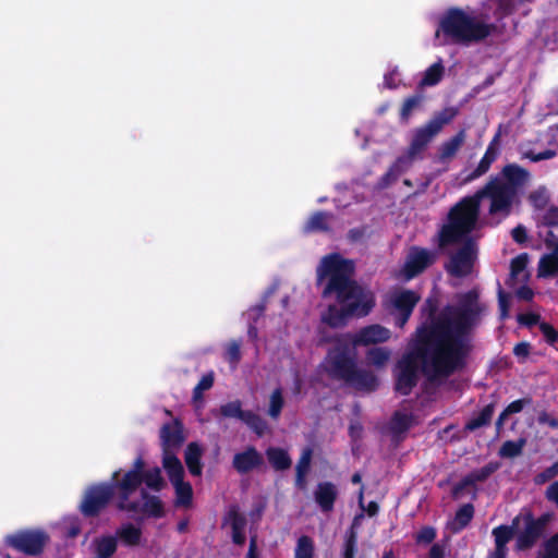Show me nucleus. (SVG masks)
I'll return each instance as SVG.
<instances>
[{
    "label": "nucleus",
    "mask_w": 558,
    "mask_h": 558,
    "mask_svg": "<svg viewBox=\"0 0 558 558\" xmlns=\"http://www.w3.org/2000/svg\"><path fill=\"white\" fill-rule=\"evenodd\" d=\"M363 518V514L355 515L351 527L345 534L343 544L342 558H354L357 550V533L355 526L359 524V520Z\"/></svg>",
    "instance_id": "39"
},
{
    "label": "nucleus",
    "mask_w": 558,
    "mask_h": 558,
    "mask_svg": "<svg viewBox=\"0 0 558 558\" xmlns=\"http://www.w3.org/2000/svg\"><path fill=\"white\" fill-rule=\"evenodd\" d=\"M498 138L499 135L496 134L494 138L488 144L486 151L482 159L480 160L477 167L469 174L468 180H475L482 175H484L490 169L492 163L497 159L499 154L498 148Z\"/></svg>",
    "instance_id": "26"
},
{
    "label": "nucleus",
    "mask_w": 558,
    "mask_h": 558,
    "mask_svg": "<svg viewBox=\"0 0 558 558\" xmlns=\"http://www.w3.org/2000/svg\"><path fill=\"white\" fill-rule=\"evenodd\" d=\"M314 542L307 535L299 537L294 550V558H314Z\"/></svg>",
    "instance_id": "46"
},
{
    "label": "nucleus",
    "mask_w": 558,
    "mask_h": 558,
    "mask_svg": "<svg viewBox=\"0 0 558 558\" xmlns=\"http://www.w3.org/2000/svg\"><path fill=\"white\" fill-rule=\"evenodd\" d=\"M536 558H558V532L543 543Z\"/></svg>",
    "instance_id": "50"
},
{
    "label": "nucleus",
    "mask_w": 558,
    "mask_h": 558,
    "mask_svg": "<svg viewBox=\"0 0 558 558\" xmlns=\"http://www.w3.org/2000/svg\"><path fill=\"white\" fill-rule=\"evenodd\" d=\"M367 228L365 226L359 227V228H352L347 233V239L352 242L356 243L362 241L366 235Z\"/></svg>",
    "instance_id": "56"
},
{
    "label": "nucleus",
    "mask_w": 558,
    "mask_h": 558,
    "mask_svg": "<svg viewBox=\"0 0 558 558\" xmlns=\"http://www.w3.org/2000/svg\"><path fill=\"white\" fill-rule=\"evenodd\" d=\"M95 557L97 558H111L118 548L117 537L113 535H106L95 538Z\"/></svg>",
    "instance_id": "38"
},
{
    "label": "nucleus",
    "mask_w": 558,
    "mask_h": 558,
    "mask_svg": "<svg viewBox=\"0 0 558 558\" xmlns=\"http://www.w3.org/2000/svg\"><path fill=\"white\" fill-rule=\"evenodd\" d=\"M546 498L558 507V481L551 483L546 489Z\"/></svg>",
    "instance_id": "61"
},
{
    "label": "nucleus",
    "mask_w": 558,
    "mask_h": 558,
    "mask_svg": "<svg viewBox=\"0 0 558 558\" xmlns=\"http://www.w3.org/2000/svg\"><path fill=\"white\" fill-rule=\"evenodd\" d=\"M558 154V124L538 134L535 147L525 150V158L533 162L547 160Z\"/></svg>",
    "instance_id": "13"
},
{
    "label": "nucleus",
    "mask_w": 558,
    "mask_h": 558,
    "mask_svg": "<svg viewBox=\"0 0 558 558\" xmlns=\"http://www.w3.org/2000/svg\"><path fill=\"white\" fill-rule=\"evenodd\" d=\"M435 312L432 306L428 320L416 328L408 351L395 366V391L400 396H409L417 386L420 372L434 384L465 368L472 332L482 324L488 306L473 288L458 293L456 302L439 314Z\"/></svg>",
    "instance_id": "1"
},
{
    "label": "nucleus",
    "mask_w": 558,
    "mask_h": 558,
    "mask_svg": "<svg viewBox=\"0 0 558 558\" xmlns=\"http://www.w3.org/2000/svg\"><path fill=\"white\" fill-rule=\"evenodd\" d=\"M436 260V254L427 248L412 246L402 267V275L411 280L424 272Z\"/></svg>",
    "instance_id": "15"
},
{
    "label": "nucleus",
    "mask_w": 558,
    "mask_h": 558,
    "mask_svg": "<svg viewBox=\"0 0 558 558\" xmlns=\"http://www.w3.org/2000/svg\"><path fill=\"white\" fill-rule=\"evenodd\" d=\"M537 422L542 425H548L553 429H558V420L545 411L539 413Z\"/></svg>",
    "instance_id": "58"
},
{
    "label": "nucleus",
    "mask_w": 558,
    "mask_h": 558,
    "mask_svg": "<svg viewBox=\"0 0 558 558\" xmlns=\"http://www.w3.org/2000/svg\"><path fill=\"white\" fill-rule=\"evenodd\" d=\"M423 96L420 94L408 97L400 109V121L408 123L413 110L420 107Z\"/></svg>",
    "instance_id": "47"
},
{
    "label": "nucleus",
    "mask_w": 558,
    "mask_h": 558,
    "mask_svg": "<svg viewBox=\"0 0 558 558\" xmlns=\"http://www.w3.org/2000/svg\"><path fill=\"white\" fill-rule=\"evenodd\" d=\"M142 535L141 527L135 526L133 523H124L116 532V537L128 547L138 546L142 541Z\"/></svg>",
    "instance_id": "34"
},
{
    "label": "nucleus",
    "mask_w": 558,
    "mask_h": 558,
    "mask_svg": "<svg viewBox=\"0 0 558 558\" xmlns=\"http://www.w3.org/2000/svg\"><path fill=\"white\" fill-rule=\"evenodd\" d=\"M495 28L494 24L485 23L462 9L453 7L441 16L436 36L442 32L444 36L452 43L469 45L486 39Z\"/></svg>",
    "instance_id": "5"
},
{
    "label": "nucleus",
    "mask_w": 558,
    "mask_h": 558,
    "mask_svg": "<svg viewBox=\"0 0 558 558\" xmlns=\"http://www.w3.org/2000/svg\"><path fill=\"white\" fill-rule=\"evenodd\" d=\"M343 336H349L356 348L357 345H369L386 342L390 339L391 332L388 328L375 324L362 328L355 335L345 332Z\"/></svg>",
    "instance_id": "17"
},
{
    "label": "nucleus",
    "mask_w": 558,
    "mask_h": 558,
    "mask_svg": "<svg viewBox=\"0 0 558 558\" xmlns=\"http://www.w3.org/2000/svg\"><path fill=\"white\" fill-rule=\"evenodd\" d=\"M512 238L513 240L519 243V244H523V238H524V234H523V225H518L513 230H512Z\"/></svg>",
    "instance_id": "64"
},
{
    "label": "nucleus",
    "mask_w": 558,
    "mask_h": 558,
    "mask_svg": "<svg viewBox=\"0 0 558 558\" xmlns=\"http://www.w3.org/2000/svg\"><path fill=\"white\" fill-rule=\"evenodd\" d=\"M202 454L203 449L197 442H190L186 446L185 452H184V460L185 464L187 466L189 472L193 476H201L203 471V464H202Z\"/></svg>",
    "instance_id": "28"
},
{
    "label": "nucleus",
    "mask_w": 558,
    "mask_h": 558,
    "mask_svg": "<svg viewBox=\"0 0 558 558\" xmlns=\"http://www.w3.org/2000/svg\"><path fill=\"white\" fill-rule=\"evenodd\" d=\"M421 296L413 290L402 289L391 294L390 303L396 311V325L402 328L410 319Z\"/></svg>",
    "instance_id": "16"
},
{
    "label": "nucleus",
    "mask_w": 558,
    "mask_h": 558,
    "mask_svg": "<svg viewBox=\"0 0 558 558\" xmlns=\"http://www.w3.org/2000/svg\"><path fill=\"white\" fill-rule=\"evenodd\" d=\"M384 85H385V87H387L389 89L397 88L398 85L396 83L395 72H390V73L385 74V76H384Z\"/></svg>",
    "instance_id": "63"
},
{
    "label": "nucleus",
    "mask_w": 558,
    "mask_h": 558,
    "mask_svg": "<svg viewBox=\"0 0 558 558\" xmlns=\"http://www.w3.org/2000/svg\"><path fill=\"white\" fill-rule=\"evenodd\" d=\"M523 272V253L517 255L510 265V274L508 279L506 280V286L511 290L510 292H506L500 282L497 281L498 286V306H499V317L501 320L506 319L509 316L510 302L512 299V294L519 300L523 301V282L518 281V277Z\"/></svg>",
    "instance_id": "9"
},
{
    "label": "nucleus",
    "mask_w": 558,
    "mask_h": 558,
    "mask_svg": "<svg viewBox=\"0 0 558 558\" xmlns=\"http://www.w3.org/2000/svg\"><path fill=\"white\" fill-rule=\"evenodd\" d=\"M544 244H545L546 248L549 251L558 250V239H557L556 234L554 233V231L548 230L546 232V235L544 238Z\"/></svg>",
    "instance_id": "59"
},
{
    "label": "nucleus",
    "mask_w": 558,
    "mask_h": 558,
    "mask_svg": "<svg viewBox=\"0 0 558 558\" xmlns=\"http://www.w3.org/2000/svg\"><path fill=\"white\" fill-rule=\"evenodd\" d=\"M226 360L233 365H236L241 361V348L236 341H231L226 350Z\"/></svg>",
    "instance_id": "54"
},
{
    "label": "nucleus",
    "mask_w": 558,
    "mask_h": 558,
    "mask_svg": "<svg viewBox=\"0 0 558 558\" xmlns=\"http://www.w3.org/2000/svg\"><path fill=\"white\" fill-rule=\"evenodd\" d=\"M324 367L329 378L342 381L356 390L373 392L379 386L378 377L371 371L357 366V353L354 342L343 333L331 339Z\"/></svg>",
    "instance_id": "4"
},
{
    "label": "nucleus",
    "mask_w": 558,
    "mask_h": 558,
    "mask_svg": "<svg viewBox=\"0 0 558 558\" xmlns=\"http://www.w3.org/2000/svg\"><path fill=\"white\" fill-rule=\"evenodd\" d=\"M145 484L147 488L154 492H161L166 487V481L158 466L146 470V462L140 454L132 463V468L125 472L121 471L119 480V489L122 501L131 496Z\"/></svg>",
    "instance_id": "7"
},
{
    "label": "nucleus",
    "mask_w": 558,
    "mask_h": 558,
    "mask_svg": "<svg viewBox=\"0 0 558 558\" xmlns=\"http://www.w3.org/2000/svg\"><path fill=\"white\" fill-rule=\"evenodd\" d=\"M523 185V168L510 163L473 195L461 198L454 204L448 215L447 222L442 225L437 234L439 248L461 243L472 239L470 234L475 230L484 198L490 199L489 214L508 211L517 195L518 189Z\"/></svg>",
    "instance_id": "2"
},
{
    "label": "nucleus",
    "mask_w": 558,
    "mask_h": 558,
    "mask_svg": "<svg viewBox=\"0 0 558 558\" xmlns=\"http://www.w3.org/2000/svg\"><path fill=\"white\" fill-rule=\"evenodd\" d=\"M457 114L453 108H446L436 113L425 125L417 128L408 147V153L415 159L421 158L422 153L427 148L433 138L442 130L444 125L450 123Z\"/></svg>",
    "instance_id": "8"
},
{
    "label": "nucleus",
    "mask_w": 558,
    "mask_h": 558,
    "mask_svg": "<svg viewBox=\"0 0 558 558\" xmlns=\"http://www.w3.org/2000/svg\"><path fill=\"white\" fill-rule=\"evenodd\" d=\"M445 557H446L445 546L439 543H434L429 548L427 558H445Z\"/></svg>",
    "instance_id": "60"
},
{
    "label": "nucleus",
    "mask_w": 558,
    "mask_h": 558,
    "mask_svg": "<svg viewBox=\"0 0 558 558\" xmlns=\"http://www.w3.org/2000/svg\"><path fill=\"white\" fill-rule=\"evenodd\" d=\"M174 488L175 493V499L174 505L175 507H184L189 508L192 506L193 502V488L191 483L185 482L184 478L180 481H175L171 483Z\"/></svg>",
    "instance_id": "37"
},
{
    "label": "nucleus",
    "mask_w": 558,
    "mask_h": 558,
    "mask_svg": "<svg viewBox=\"0 0 558 558\" xmlns=\"http://www.w3.org/2000/svg\"><path fill=\"white\" fill-rule=\"evenodd\" d=\"M226 524H230L231 526V538L233 544L243 546L246 541L245 527L247 520L246 517L240 512L236 505L231 506L225 515L222 525Z\"/></svg>",
    "instance_id": "21"
},
{
    "label": "nucleus",
    "mask_w": 558,
    "mask_h": 558,
    "mask_svg": "<svg viewBox=\"0 0 558 558\" xmlns=\"http://www.w3.org/2000/svg\"><path fill=\"white\" fill-rule=\"evenodd\" d=\"M527 199L533 208V214H536L550 205V193L547 187L539 186L529 194Z\"/></svg>",
    "instance_id": "41"
},
{
    "label": "nucleus",
    "mask_w": 558,
    "mask_h": 558,
    "mask_svg": "<svg viewBox=\"0 0 558 558\" xmlns=\"http://www.w3.org/2000/svg\"><path fill=\"white\" fill-rule=\"evenodd\" d=\"M537 227L555 228L558 227V206L549 205L545 209L533 214Z\"/></svg>",
    "instance_id": "40"
},
{
    "label": "nucleus",
    "mask_w": 558,
    "mask_h": 558,
    "mask_svg": "<svg viewBox=\"0 0 558 558\" xmlns=\"http://www.w3.org/2000/svg\"><path fill=\"white\" fill-rule=\"evenodd\" d=\"M245 558H259L257 553V536L254 535L250 538V546Z\"/></svg>",
    "instance_id": "62"
},
{
    "label": "nucleus",
    "mask_w": 558,
    "mask_h": 558,
    "mask_svg": "<svg viewBox=\"0 0 558 558\" xmlns=\"http://www.w3.org/2000/svg\"><path fill=\"white\" fill-rule=\"evenodd\" d=\"M121 470L112 473L110 482L95 483L86 487L83 493L78 510L84 518H96L104 512L116 498L119 510H136L135 504H129V499L122 501L118 487Z\"/></svg>",
    "instance_id": "6"
},
{
    "label": "nucleus",
    "mask_w": 558,
    "mask_h": 558,
    "mask_svg": "<svg viewBox=\"0 0 558 558\" xmlns=\"http://www.w3.org/2000/svg\"><path fill=\"white\" fill-rule=\"evenodd\" d=\"M525 329L531 333L541 332L545 341L551 345L558 341V330L551 324L542 319L537 313L525 311Z\"/></svg>",
    "instance_id": "22"
},
{
    "label": "nucleus",
    "mask_w": 558,
    "mask_h": 558,
    "mask_svg": "<svg viewBox=\"0 0 558 558\" xmlns=\"http://www.w3.org/2000/svg\"><path fill=\"white\" fill-rule=\"evenodd\" d=\"M215 375L214 372H209L202 376L197 385L193 389V401L203 400V393L209 390L214 386Z\"/></svg>",
    "instance_id": "49"
},
{
    "label": "nucleus",
    "mask_w": 558,
    "mask_h": 558,
    "mask_svg": "<svg viewBox=\"0 0 558 558\" xmlns=\"http://www.w3.org/2000/svg\"><path fill=\"white\" fill-rule=\"evenodd\" d=\"M437 536L436 529L433 526H423L416 534H415V542L417 544H432Z\"/></svg>",
    "instance_id": "53"
},
{
    "label": "nucleus",
    "mask_w": 558,
    "mask_h": 558,
    "mask_svg": "<svg viewBox=\"0 0 558 558\" xmlns=\"http://www.w3.org/2000/svg\"><path fill=\"white\" fill-rule=\"evenodd\" d=\"M354 272V262L339 253L325 255L317 267V282L327 279L322 296L335 295L342 305L340 308L337 305H329L322 317L331 328L345 326L351 317H365L375 307L374 293L352 279Z\"/></svg>",
    "instance_id": "3"
},
{
    "label": "nucleus",
    "mask_w": 558,
    "mask_h": 558,
    "mask_svg": "<svg viewBox=\"0 0 558 558\" xmlns=\"http://www.w3.org/2000/svg\"><path fill=\"white\" fill-rule=\"evenodd\" d=\"M49 536L41 530H20L5 537V544L26 556H38L44 551Z\"/></svg>",
    "instance_id": "10"
},
{
    "label": "nucleus",
    "mask_w": 558,
    "mask_h": 558,
    "mask_svg": "<svg viewBox=\"0 0 558 558\" xmlns=\"http://www.w3.org/2000/svg\"><path fill=\"white\" fill-rule=\"evenodd\" d=\"M495 412V403L490 402L486 404L478 414L471 417L465 426L464 429L468 432H474L481 427L487 426L490 424L493 415Z\"/></svg>",
    "instance_id": "36"
},
{
    "label": "nucleus",
    "mask_w": 558,
    "mask_h": 558,
    "mask_svg": "<svg viewBox=\"0 0 558 558\" xmlns=\"http://www.w3.org/2000/svg\"><path fill=\"white\" fill-rule=\"evenodd\" d=\"M338 498L337 486L332 482H319L314 492V500L324 513H329L335 508Z\"/></svg>",
    "instance_id": "24"
},
{
    "label": "nucleus",
    "mask_w": 558,
    "mask_h": 558,
    "mask_svg": "<svg viewBox=\"0 0 558 558\" xmlns=\"http://www.w3.org/2000/svg\"><path fill=\"white\" fill-rule=\"evenodd\" d=\"M284 407V398L283 392L280 387L276 388L270 397H269V405L267 410V414L272 418L274 421H277L282 412V409Z\"/></svg>",
    "instance_id": "43"
},
{
    "label": "nucleus",
    "mask_w": 558,
    "mask_h": 558,
    "mask_svg": "<svg viewBox=\"0 0 558 558\" xmlns=\"http://www.w3.org/2000/svg\"><path fill=\"white\" fill-rule=\"evenodd\" d=\"M141 499L143 500V504H141L138 500H131L129 498V504H135L137 506L136 510H124L125 512H132V513H138L142 512L143 514L149 517V518H162L165 515V508L161 499L156 496L151 495L147 492V489L142 488L141 489Z\"/></svg>",
    "instance_id": "20"
},
{
    "label": "nucleus",
    "mask_w": 558,
    "mask_h": 558,
    "mask_svg": "<svg viewBox=\"0 0 558 558\" xmlns=\"http://www.w3.org/2000/svg\"><path fill=\"white\" fill-rule=\"evenodd\" d=\"M313 450L308 447L303 449L295 466V486L299 489H305L307 486L306 475L311 469Z\"/></svg>",
    "instance_id": "30"
},
{
    "label": "nucleus",
    "mask_w": 558,
    "mask_h": 558,
    "mask_svg": "<svg viewBox=\"0 0 558 558\" xmlns=\"http://www.w3.org/2000/svg\"><path fill=\"white\" fill-rule=\"evenodd\" d=\"M537 275L541 278L558 276V250L544 254L538 260Z\"/></svg>",
    "instance_id": "33"
},
{
    "label": "nucleus",
    "mask_w": 558,
    "mask_h": 558,
    "mask_svg": "<svg viewBox=\"0 0 558 558\" xmlns=\"http://www.w3.org/2000/svg\"><path fill=\"white\" fill-rule=\"evenodd\" d=\"M466 134L465 130L461 129L457 134H454L451 138L444 142L438 150V157L440 161H446L456 156L460 147L463 145L465 141Z\"/></svg>",
    "instance_id": "31"
},
{
    "label": "nucleus",
    "mask_w": 558,
    "mask_h": 558,
    "mask_svg": "<svg viewBox=\"0 0 558 558\" xmlns=\"http://www.w3.org/2000/svg\"><path fill=\"white\" fill-rule=\"evenodd\" d=\"M162 466L171 483L184 478V468L174 451H162Z\"/></svg>",
    "instance_id": "27"
},
{
    "label": "nucleus",
    "mask_w": 558,
    "mask_h": 558,
    "mask_svg": "<svg viewBox=\"0 0 558 558\" xmlns=\"http://www.w3.org/2000/svg\"><path fill=\"white\" fill-rule=\"evenodd\" d=\"M219 411L223 417L242 421L259 437L264 436L269 429L266 420L251 410H243L240 400L230 401L220 405Z\"/></svg>",
    "instance_id": "12"
},
{
    "label": "nucleus",
    "mask_w": 558,
    "mask_h": 558,
    "mask_svg": "<svg viewBox=\"0 0 558 558\" xmlns=\"http://www.w3.org/2000/svg\"><path fill=\"white\" fill-rule=\"evenodd\" d=\"M412 415L397 411L390 421V429L393 434H403L408 432L412 425Z\"/></svg>",
    "instance_id": "44"
},
{
    "label": "nucleus",
    "mask_w": 558,
    "mask_h": 558,
    "mask_svg": "<svg viewBox=\"0 0 558 558\" xmlns=\"http://www.w3.org/2000/svg\"><path fill=\"white\" fill-rule=\"evenodd\" d=\"M557 475H558V461L553 463L550 466L546 468L543 472L538 473L535 476V483L544 484Z\"/></svg>",
    "instance_id": "55"
},
{
    "label": "nucleus",
    "mask_w": 558,
    "mask_h": 558,
    "mask_svg": "<svg viewBox=\"0 0 558 558\" xmlns=\"http://www.w3.org/2000/svg\"><path fill=\"white\" fill-rule=\"evenodd\" d=\"M521 513L513 519L512 525L501 524L493 529L492 534L495 541V549L489 551L486 558H507V544L515 536V525L520 520ZM517 548L523 549V532L517 534Z\"/></svg>",
    "instance_id": "14"
},
{
    "label": "nucleus",
    "mask_w": 558,
    "mask_h": 558,
    "mask_svg": "<svg viewBox=\"0 0 558 558\" xmlns=\"http://www.w3.org/2000/svg\"><path fill=\"white\" fill-rule=\"evenodd\" d=\"M390 350L383 347L371 348L366 352V360L369 365L383 368L390 359Z\"/></svg>",
    "instance_id": "42"
},
{
    "label": "nucleus",
    "mask_w": 558,
    "mask_h": 558,
    "mask_svg": "<svg viewBox=\"0 0 558 558\" xmlns=\"http://www.w3.org/2000/svg\"><path fill=\"white\" fill-rule=\"evenodd\" d=\"M498 469V464L489 462L486 465L472 471L470 474L464 476L458 484L452 488V496L458 498L463 489L469 486H474L476 483L486 481L494 472Z\"/></svg>",
    "instance_id": "25"
},
{
    "label": "nucleus",
    "mask_w": 558,
    "mask_h": 558,
    "mask_svg": "<svg viewBox=\"0 0 558 558\" xmlns=\"http://www.w3.org/2000/svg\"><path fill=\"white\" fill-rule=\"evenodd\" d=\"M399 175L396 174V172L392 171V169H388L387 172H385L379 181H378V185L380 189H387L388 186H390L392 183H395L397 180H398Z\"/></svg>",
    "instance_id": "57"
},
{
    "label": "nucleus",
    "mask_w": 558,
    "mask_h": 558,
    "mask_svg": "<svg viewBox=\"0 0 558 558\" xmlns=\"http://www.w3.org/2000/svg\"><path fill=\"white\" fill-rule=\"evenodd\" d=\"M553 514L545 512L534 519L530 511H525V549L531 548L539 538L546 534V529Z\"/></svg>",
    "instance_id": "18"
},
{
    "label": "nucleus",
    "mask_w": 558,
    "mask_h": 558,
    "mask_svg": "<svg viewBox=\"0 0 558 558\" xmlns=\"http://www.w3.org/2000/svg\"><path fill=\"white\" fill-rule=\"evenodd\" d=\"M445 68L441 63V61H438L434 64H432L429 68L426 69L424 76L421 81L422 86H434L438 84L444 75Z\"/></svg>",
    "instance_id": "45"
},
{
    "label": "nucleus",
    "mask_w": 558,
    "mask_h": 558,
    "mask_svg": "<svg viewBox=\"0 0 558 558\" xmlns=\"http://www.w3.org/2000/svg\"><path fill=\"white\" fill-rule=\"evenodd\" d=\"M523 449V437H519L515 441L507 440L502 444L499 449V456L501 458H514L521 454Z\"/></svg>",
    "instance_id": "48"
},
{
    "label": "nucleus",
    "mask_w": 558,
    "mask_h": 558,
    "mask_svg": "<svg viewBox=\"0 0 558 558\" xmlns=\"http://www.w3.org/2000/svg\"><path fill=\"white\" fill-rule=\"evenodd\" d=\"M162 451L179 449L184 440V426L181 420L174 418L171 423H165L160 428Z\"/></svg>",
    "instance_id": "19"
},
{
    "label": "nucleus",
    "mask_w": 558,
    "mask_h": 558,
    "mask_svg": "<svg viewBox=\"0 0 558 558\" xmlns=\"http://www.w3.org/2000/svg\"><path fill=\"white\" fill-rule=\"evenodd\" d=\"M523 410V399H518L513 402H511L499 415L497 422H496V427L497 429H499L505 420L510 415V414H513V413H519Z\"/></svg>",
    "instance_id": "52"
},
{
    "label": "nucleus",
    "mask_w": 558,
    "mask_h": 558,
    "mask_svg": "<svg viewBox=\"0 0 558 558\" xmlns=\"http://www.w3.org/2000/svg\"><path fill=\"white\" fill-rule=\"evenodd\" d=\"M414 159L415 158L407 151L404 155L399 156L389 168L400 177L411 167Z\"/></svg>",
    "instance_id": "51"
},
{
    "label": "nucleus",
    "mask_w": 558,
    "mask_h": 558,
    "mask_svg": "<svg viewBox=\"0 0 558 558\" xmlns=\"http://www.w3.org/2000/svg\"><path fill=\"white\" fill-rule=\"evenodd\" d=\"M331 215L329 213L318 210L315 211L303 226V233H316V232H329V219Z\"/></svg>",
    "instance_id": "32"
},
{
    "label": "nucleus",
    "mask_w": 558,
    "mask_h": 558,
    "mask_svg": "<svg viewBox=\"0 0 558 558\" xmlns=\"http://www.w3.org/2000/svg\"><path fill=\"white\" fill-rule=\"evenodd\" d=\"M269 464L276 471H286L291 468L292 460L287 450L279 447H269L266 450Z\"/></svg>",
    "instance_id": "35"
},
{
    "label": "nucleus",
    "mask_w": 558,
    "mask_h": 558,
    "mask_svg": "<svg viewBox=\"0 0 558 558\" xmlns=\"http://www.w3.org/2000/svg\"><path fill=\"white\" fill-rule=\"evenodd\" d=\"M475 509L472 504L462 505L454 514V518L449 523V529L452 533L457 534L469 526L474 518Z\"/></svg>",
    "instance_id": "29"
},
{
    "label": "nucleus",
    "mask_w": 558,
    "mask_h": 558,
    "mask_svg": "<svg viewBox=\"0 0 558 558\" xmlns=\"http://www.w3.org/2000/svg\"><path fill=\"white\" fill-rule=\"evenodd\" d=\"M264 464L263 456L253 446L233 456L232 465L240 474H246Z\"/></svg>",
    "instance_id": "23"
},
{
    "label": "nucleus",
    "mask_w": 558,
    "mask_h": 558,
    "mask_svg": "<svg viewBox=\"0 0 558 558\" xmlns=\"http://www.w3.org/2000/svg\"><path fill=\"white\" fill-rule=\"evenodd\" d=\"M462 246L454 252L445 265L446 271L454 278H465L473 271L476 259V246L473 239L462 241Z\"/></svg>",
    "instance_id": "11"
}]
</instances>
